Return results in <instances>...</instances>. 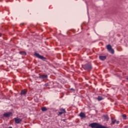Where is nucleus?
<instances>
[{
  "instance_id": "9d476101",
  "label": "nucleus",
  "mask_w": 128,
  "mask_h": 128,
  "mask_svg": "<svg viewBox=\"0 0 128 128\" xmlns=\"http://www.w3.org/2000/svg\"><path fill=\"white\" fill-rule=\"evenodd\" d=\"M99 58L100 60H106V56H99Z\"/></svg>"
},
{
  "instance_id": "0eeeda50",
  "label": "nucleus",
  "mask_w": 128,
  "mask_h": 128,
  "mask_svg": "<svg viewBox=\"0 0 128 128\" xmlns=\"http://www.w3.org/2000/svg\"><path fill=\"white\" fill-rule=\"evenodd\" d=\"M27 92H28V91L26 90H24L21 91L20 94L21 96H26Z\"/></svg>"
},
{
  "instance_id": "b1692460",
  "label": "nucleus",
  "mask_w": 128,
  "mask_h": 128,
  "mask_svg": "<svg viewBox=\"0 0 128 128\" xmlns=\"http://www.w3.org/2000/svg\"><path fill=\"white\" fill-rule=\"evenodd\" d=\"M0 36H2V34H0Z\"/></svg>"
},
{
  "instance_id": "f3484780",
  "label": "nucleus",
  "mask_w": 128,
  "mask_h": 128,
  "mask_svg": "<svg viewBox=\"0 0 128 128\" xmlns=\"http://www.w3.org/2000/svg\"><path fill=\"white\" fill-rule=\"evenodd\" d=\"M122 118L123 120H126V115L122 114Z\"/></svg>"
},
{
  "instance_id": "1a4fd4ad",
  "label": "nucleus",
  "mask_w": 128,
  "mask_h": 128,
  "mask_svg": "<svg viewBox=\"0 0 128 128\" xmlns=\"http://www.w3.org/2000/svg\"><path fill=\"white\" fill-rule=\"evenodd\" d=\"M80 118H86V114H84V113L82 112H81L80 114Z\"/></svg>"
},
{
  "instance_id": "6ab92c4d",
  "label": "nucleus",
  "mask_w": 128,
  "mask_h": 128,
  "mask_svg": "<svg viewBox=\"0 0 128 128\" xmlns=\"http://www.w3.org/2000/svg\"><path fill=\"white\" fill-rule=\"evenodd\" d=\"M62 114H64V113L62 112H58V114H60V116H62Z\"/></svg>"
},
{
  "instance_id": "f03ea898",
  "label": "nucleus",
  "mask_w": 128,
  "mask_h": 128,
  "mask_svg": "<svg viewBox=\"0 0 128 128\" xmlns=\"http://www.w3.org/2000/svg\"><path fill=\"white\" fill-rule=\"evenodd\" d=\"M34 56H36V57L38 58L44 60V62H46V57H44L42 56H41L40 54L36 52L34 53Z\"/></svg>"
},
{
  "instance_id": "4468645a",
  "label": "nucleus",
  "mask_w": 128,
  "mask_h": 128,
  "mask_svg": "<svg viewBox=\"0 0 128 128\" xmlns=\"http://www.w3.org/2000/svg\"><path fill=\"white\" fill-rule=\"evenodd\" d=\"M104 98H102V97L100 96H98L97 100H98L100 101V100H102Z\"/></svg>"
},
{
  "instance_id": "20e7f679",
  "label": "nucleus",
  "mask_w": 128,
  "mask_h": 128,
  "mask_svg": "<svg viewBox=\"0 0 128 128\" xmlns=\"http://www.w3.org/2000/svg\"><path fill=\"white\" fill-rule=\"evenodd\" d=\"M100 124L96 122H93L89 124L88 126L92 128H98Z\"/></svg>"
},
{
  "instance_id": "f8f14e48",
  "label": "nucleus",
  "mask_w": 128,
  "mask_h": 128,
  "mask_svg": "<svg viewBox=\"0 0 128 128\" xmlns=\"http://www.w3.org/2000/svg\"><path fill=\"white\" fill-rule=\"evenodd\" d=\"M112 122L113 124H114L116 122V120L112 118H111Z\"/></svg>"
},
{
  "instance_id": "39448f33",
  "label": "nucleus",
  "mask_w": 128,
  "mask_h": 128,
  "mask_svg": "<svg viewBox=\"0 0 128 128\" xmlns=\"http://www.w3.org/2000/svg\"><path fill=\"white\" fill-rule=\"evenodd\" d=\"M14 120H15V122L16 124H20V122H22V118H14Z\"/></svg>"
},
{
  "instance_id": "ddd939ff",
  "label": "nucleus",
  "mask_w": 128,
  "mask_h": 128,
  "mask_svg": "<svg viewBox=\"0 0 128 128\" xmlns=\"http://www.w3.org/2000/svg\"><path fill=\"white\" fill-rule=\"evenodd\" d=\"M20 54L22 56H26V52H20Z\"/></svg>"
},
{
  "instance_id": "393cba45",
  "label": "nucleus",
  "mask_w": 128,
  "mask_h": 128,
  "mask_svg": "<svg viewBox=\"0 0 128 128\" xmlns=\"http://www.w3.org/2000/svg\"><path fill=\"white\" fill-rule=\"evenodd\" d=\"M46 86H48V84H46Z\"/></svg>"
},
{
  "instance_id": "6e6552de",
  "label": "nucleus",
  "mask_w": 128,
  "mask_h": 128,
  "mask_svg": "<svg viewBox=\"0 0 128 128\" xmlns=\"http://www.w3.org/2000/svg\"><path fill=\"white\" fill-rule=\"evenodd\" d=\"M48 78V75H40L39 74L38 78H41L42 80H44V78Z\"/></svg>"
},
{
  "instance_id": "412c9836",
  "label": "nucleus",
  "mask_w": 128,
  "mask_h": 128,
  "mask_svg": "<svg viewBox=\"0 0 128 128\" xmlns=\"http://www.w3.org/2000/svg\"><path fill=\"white\" fill-rule=\"evenodd\" d=\"M70 90H74V89L73 88H70Z\"/></svg>"
},
{
  "instance_id": "423d86ee",
  "label": "nucleus",
  "mask_w": 128,
  "mask_h": 128,
  "mask_svg": "<svg viewBox=\"0 0 128 128\" xmlns=\"http://www.w3.org/2000/svg\"><path fill=\"white\" fill-rule=\"evenodd\" d=\"M4 116L5 118H10V116H12V112H6L4 114Z\"/></svg>"
},
{
  "instance_id": "2eb2a0df",
  "label": "nucleus",
  "mask_w": 128,
  "mask_h": 128,
  "mask_svg": "<svg viewBox=\"0 0 128 128\" xmlns=\"http://www.w3.org/2000/svg\"><path fill=\"white\" fill-rule=\"evenodd\" d=\"M42 112H46V110H48V109L46 107H42Z\"/></svg>"
},
{
  "instance_id": "7ed1b4c3",
  "label": "nucleus",
  "mask_w": 128,
  "mask_h": 128,
  "mask_svg": "<svg viewBox=\"0 0 128 128\" xmlns=\"http://www.w3.org/2000/svg\"><path fill=\"white\" fill-rule=\"evenodd\" d=\"M106 48L108 52H110V54H114V50L112 49V46L110 44L107 45Z\"/></svg>"
},
{
  "instance_id": "5701e85b",
  "label": "nucleus",
  "mask_w": 128,
  "mask_h": 128,
  "mask_svg": "<svg viewBox=\"0 0 128 128\" xmlns=\"http://www.w3.org/2000/svg\"><path fill=\"white\" fill-rule=\"evenodd\" d=\"M8 128H12V126H10Z\"/></svg>"
},
{
  "instance_id": "a878e982",
  "label": "nucleus",
  "mask_w": 128,
  "mask_h": 128,
  "mask_svg": "<svg viewBox=\"0 0 128 128\" xmlns=\"http://www.w3.org/2000/svg\"><path fill=\"white\" fill-rule=\"evenodd\" d=\"M127 80H128V78H127Z\"/></svg>"
},
{
  "instance_id": "aec40b11",
  "label": "nucleus",
  "mask_w": 128,
  "mask_h": 128,
  "mask_svg": "<svg viewBox=\"0 0 128 128\" xmlns=\"http://www.w3.org/2000/svg\"><path fill=\"white\" fill-rule=\"evenodd\" d=\"M116 124H120V121H116Z\"/></svg>"
},
{
  "instance_id": "dca6fc26",
  "label": "nucleus",
  "mask_w": 128,
  "mask_h": 128,
  "mask_svg": "<svg viewBox=\"0 0 128 128\" xmlns=\"http://www.w3.org/2000/svg\"><path fill=\"white\" fill-rule=\"evenodd\" d=\"M98 128H108L106 126H102V125H100L99 124V126H98Z\"/></svg>"
},
{
  "instance_id": "f257e3e1",
  "label": "nucleus",
  "mask_w": 128,
  "mask_h": 128,
  "mask_svg": "<svg viewBox=\"0 0 128 128\" xmlns=\"http://www.w3.org/2000/svg\"><path fill=\"white\" fill-rule=\"evenodd\" d=\"M82 68L85 70H90L92 68V64L90 63L86 64L82 66Z\"/></svg>"
},
{
  "instance_id": "a211bd4d",
  "label": "nucleus",
  "mask_w": 128,
  "mask_h": 128,
  "mask_svg": "<svg viewBox=\"0 0 128 128\" xmlns=\"http://www.w3.org/2000/svg\"><path fill=\"white\" fill-rule=\"evenodd\" d=\"M104 118H105V120H108V115L106 116H104Z\"/></svg>"
},
{
  "instance_id": "9b49d317",
  "label": "nucleus",
  "mask_w": 128,
  "mask_h": 128,
  "mask_svg": "<svg viewBox=\"0 0 128 128\" xmlns=\"http://www.w3.org/2000/svg\"><path fill=\"white\" fill-rule=\"evenodd\" d=\"M60 110L61 111V112H62L63 114H66V109L63 108H60Z\"/></svg>"
},
{
  "instance_id": "4be33fe9",
  "label": "nucleus",
  "mask_w": 128,
  "mask_h": 128,
  "mask_svg": "<svg viewBox=\"0 0 128 128\" xmlns=\"http://www.w3.org/2000/svg\"><path fill=\"white\" fill-rule=\"evenodd\" d=\"M124 128H128V126H125Z\"/></svg>"
}]
</instances>
